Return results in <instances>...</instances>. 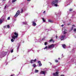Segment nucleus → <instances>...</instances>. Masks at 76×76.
Masks as SVG:
<instances>
[{
	"label": "nucleus",
	"mask_w": 76,
	"mask_h": 76,
	"mask_svg": "<svg viewBox=\"0 0 76 76\" xmlns=\"http://www.w3.org/2000/svg\"><path fill=\"white\" fill-rule=\"evenodd\" d=\"M37 63H39V64H40V63H41V61H38L37 62Z\"/></svg>",
	"instance_id": "nucleus-32"
},
{
	"label": "nucleus",
	"mask_w": 76,
	"mask_h": 76,
	"mask_svg": "<svg viewBox=\"0 0 76 76\" xmlns=\"http://www.w3.org/2000/svg\"><path fill=\"white\" fill-rule=\"evenodd\" d=\"M62 46L64 48H66V46L65 45L63 44L62 45Z\"/></svg>",
	"instance_id": "nucleus-10"
},
{
	"label": "nucleus",
	"mask_w": 76,
	"mask_h": 76,
	"mask_svg": "<svg viewBox=\"0 0 76 76\" xmlns=\"http://www.w3.org/2000/svg\"><path fill=\"white\" fill-rule=\"evenodd\" d=\"M45 13V11H44L43 12V13Z\"/></svg>",
	"instance_id": "nucleus-38"
},
{
	"label": "nucleus",
	"mask_w": 76,
	"mask_h": 76,
	"mask_svg": "<svg viewBox=\"0 0 76 76\" xmlns=\"http://www.w3.org/2000/svg\"><path fill=\"white\" fill-rule=\"evenodd\" d=\"M32 25L34 26H36L37 25V24H36V23L35 22V21H33L32 22Z\"/></svg>",
	"instance_id": "nucleus-8"
},
{
	"label": "nucleus",
	"mask_w": 76,
	"mask_h": 76,
	"mask_svg": "<svg viewBox=\"0 0 76 76\" xmlns=\"http://www.w3.org/2000/svg\"><path fill=\"white\" fill-rule=\"evenodd\" d=\"M37 61V59H35L34 60H31L30 63H34L35 62H36Z\"/></svg>",
	"instance_id": "nucleus-4"
},
{
	"label": "nucleus",
	"mask_w": 76,
	"mask_h": 76,
	"mask_svg": "<svg viewBox=\"0 0 76 76\" xmlns=\"http://www.w3.org/2000/svg\"><path fill=\"white\" fill-rule=\"evenodd\" d=\"M48 22H50L51 23H53V21L50 20H48Z\"/></svg>",
	"instance_id": "nucleus-13"
},
{
	"label": "nucleus",
	"mask_w": 76,
	"mask_h": 76,
	"mask_svg": "<svg viewBox=\"0 0 76 76\" xmlns=\"http://www.w3.org/2000/svg\"><path fill=\"white\" fill-rule=\"evenodd\" d=\"M11 41L12 42H13V41H14V39H11Z\"/></svg>",
	"instance_id": "nucleus-22"
},
{
	"label": "nucleus",
	"mask_w": 76,
	"mask_h": 76,
	"mask_svg": "<svg viewBox=\"0 0 76 76\" xmlns=\"http://www.w3.org/2000/svg\"><path fill=\"white\" fill-rule=\"evenodd\" d=\"M67 33V31L66 30H65L64 31V34H66Z\"/></svg>",
	"instance_id": "nucleus-15"
},
{
	"label": "nucleus",
	"mask_w": 76,
	"mask_h": 76,
	"mask_svg": "<svg viewBox=\"0 0 76 76\" xmlns=\"http://www.w3.org/2000/svg\"><path fill=\"white\" fill-rule=\"evenodd\" d=\"M10 76H13V75H11Z\"/></svg>",
	"instance_id": "nucleus-49"
},
{
	"label": "nucleus",
	"mask_w": 76,
	"mask_h": 76,
	"mask_svg": "<svg viewBox=\"0 0 76 76\" xmlns=\"http://www.w3.org/2000/svg\"><path fill=\"white\" fill-rule=\"evenodd\" d=\"M3 23V21L2 20L0 19V23Z\"/></svg>",
	"instance_id": "nucleus-18"
},
{
	"label": "nucleus",
	"mask_w": 76,
	"mask_h": 76,
	"mask_svg": "<svg viewBox=\"0 0 76 76\" xmlns=\"http://www.w3.org/2000/svg\"><path fill=\"white\" fill-rule=\"evenodd\" d=\"M14 35L15 36V37H17V38H18V34L17 33H16V32H15L14 33Z\"/></svg>",
	"instance_id": "nucleus-9"
},
{
	"label": "nucleus",
	"mask_w": 76,
	"mask_h": 76,
	"mask_svg": "<svg viewBox=\"0 0 76 76\" xmlns=\"http://www.w3.org/2000/svg\"><path fill=\"white\" fill-rule=\"evenodd\" d=\"M55 45L54 44H52L50 45L48 47V48L49 49L51 48L52 47H54Z\"/></svg>",
	"instance_id": "nucleus-3"
},
{
	"label": "nucleus",
	"mask_w": 76,
	"mask_h": 76,
	"mask_svg": "<svg viewBox=\"0 0 76 76\" xmlns=\"http://www.w3.org/2000/svg\"><path fill=\"white\" fill-rule=\"evenodd\" d=\"M47 44H48V43L47 42H45V45H47Z\"/></svg>",
	"instance_id": "nucleus-17"
},
{
	"label": "nucleus",
	"mask_w": 76,
	"mask_h": 76,
	"mask_svg": "<svg viewBox=\"0 0 76 76\" xmlns=\"http://www.w3.org/2000/svg\"><path fill=\"white\" fill-rule=\"evenodd\" d=\"M3 0V1H6V0Z\"/></svg>",
	"instance_id": "nucleus-48"
},
{
	"label": "nucleus",
	"mask_w": 76,
	"mask_h": 76,
	"mask_svg": "<svg viewBox=\"0 0 76 76\" xmlns=\"http://www.w3.org/2000/svg\"><path fill=\"white\" fill-rule=\"evenodd\" d=\"M21 13H22V12H23V10L22 9H21Z\"/></svg>",
	"instance_id": "nucleus-30"
},
{
	"label": "nucleus",
	"mask_w": 76,
	"mask_h": 76,
	"mask_svg": "<svg viewBox=\"0 0 76 76\" xmlns=\"http://www.w3.org/2000/svg\"><path fill=\"white\" fill-rule=\"evenodd\" d=\"M73 27H72V30L73 29Z\"/></svg>",
	"instance_id": "nucleus-45"
},
{
	"label": "nucleus",
	"mask_w": 76,
	"mask_h": 76,
	"mask_svg": "<svg viewBox=\"0 0 76 76\" xmlns=\"http://www.w3.org/2000/svg\"><path fill=\"white\" fill-rule=\"evenodd\" d=\"M23 24L24 25H26V22H23Z\"/></svg>",
	"instance_id": "nucleus-28"
},
{
	"label": "nucleus",
	"mask_w": 76,
	"mask_h": 76,
	"mask_svg": "<svg viewBox=\"0 0 76 76\" xmlns=\"http://www.w3.org/2000/svg\"><path fill=\"white\" fill-rule=\"evenodd\" d=\"M69 11H71L73 10V9H69Z\"/></svg>",
	"instance_id": "nucleus-34"
},
{
	"label": "nucleus",
	"mask_w": 76,
	"mask_h": 76,
	"mask_svg": "<svg viewBox=\"0 0 76 76\" xmlns=\"http://www.w3.org/2000/svg\"><path fill=\"white\" fill-rule=\"evenodd\" d=\"M40 74L41 75V74H42L43 75H45V71H41L40 72Z\"/></svg>",
	"instance_id": "nucleus-7"
},
{
	"label": "nucleus",
	"mask_w": 76,
	"mask_h": 76,
	"mask_svg": "<svg viewBox=\"0 0 76 76\" xmlns=\"http://www.w3.org/2000/svg\"><path fill=\"white\" fill-rule=\"evenodd\" d=\"M61 26L62 27H63V26H64V25L63 24V25H61Z\"/></svg>",
	"instance_id": "nucleus-36"
},
{
	"label": "nucleus",
	"mask_w": 76,
	"mask_h": 76,
	"mask_svg": "<svg viewBox=\"0 0 76 76\" xmlns=\"http://www.w3.org/2000/svg\"><path fill=\"white\" fill-rule=\"evenodd\" d=\"M72 26H74V27H75V25H73Z\"/></svg>",
	"instance_id": "nucleus-40"
},
{
	"label": "nucleus",
	"mask_w": 76,
	"mask_h": 76,
	"mask_svg": "<svg viewBox=\"0 0 76 76\" xmlns=\"http://www.w3.org/2000/svg\"><path fill=\"white\" fill-rule=\"evenodd\" d=\"M53 75L54 76H57V75H58V72H56L55 73H53Z\"/></svg>",
	"instance_id": "nucleus-6"
},
{
	"label": "nucleus",
	"mask_w": 76,
	"mask_h": 76,
	"mask_svg": "<svg viewBox=\"0 0 76 76\" xmlns=\"http://www.w3.org/2000/svg\"><path fill=\"white\" fill-rule=\"evenodd\" d=\"M33 67H36V64H34L33 65Z\"/></svg>",
	"instance_id": "nucleus-25"
},
{
	"label": "nucleus",
	"mask_w": 76,
	"mask_h": 76,
	"mask_svg": "<svg viewBox=\"0 0 76 76\" xmlns=\"http://www.w3.org/2000/svg\"><path fill=\"white\" fill-rule=\"evenodd\" d=\"M12 38H13L14 39H15V38H17V37H15V36L14 35L12 37Z\"/></svg>",
	"instance_id": "nucleus-11"
},
{
	"label": "nucleus",
	"mask_w": 76,
	"mask_h": 76,
	"mask_svg": "<svg viewBox=\"0 0 76 76\" xmlns=\"http://www.w3.org/2000/svg\"><path fill=\"white\" fill-rule=\"evenodd\" d=\"M7 27L9 29V28H10V26H9V25H8L7 26Z\"/></svg>",
	"instance_id": "nucleus-23"
},
{
	"label": "nucleus",
	"mask_w": 76,
	"mask_h": 76,
	"mask_svg": "<svg viewBox=\"0 0 76 76\" xmlns=\"http://www.w3.org/2000/svg\"><path fill=\"white\" fill-rule=\"evenodd\" d=\"M11 53H12L13 52V49H12L11 51Z\"/></svg>",
	"instance_id": "nucleus-31"
},
{
	"label": "nucleus",
	"mask_w": 76,
	"mask_h": 76,
	"mask_svg": "<svg viewBox=\"0 0 76 76\" xmlns=\"http://www.w3.org/2000/svg\"><path fill=\"white\" fill-rule=\"evenodd\" d=\"M60 58H58V60H60Z\"/></svg>",
	"instance_id": "nucleus-47"
},
{
	"label": "nucleus",
	"mask_w": 76,
	"mask_h": 76,
	"mask_svg": "<svg viewBox=\"0 0 76 76\" xmlns=\"http://www.w3.org/2000/svg\"><path fill=\"white\" fill-rule=\"evenodd\" d=\"M39 66H42V64H41V63L40 64H39Z\"/></svg>",
	"instance_id": "nucleus-27"
},
{
	"label": "nucleus",
	"mask_w": 76,
	"mask_h": 76,
	"mask_svg": "<svg viewBox=\"0 0 76 76\" xmlns=\"http://www.w3.org/2000/svg\"><path fill=\"white\" fill-rule=\"evenodd\" d=\"M60 76H64V75H61Z\"/></svg>",
	"instance_id": "nucleus-42"
},
{
	"label": "nucleus",
	"mask_w": 76,
	"mask_h": 76,
	"mask_svg": "<svg viewBox=\"0 0 76 76\" xmlns=\"http://www.w3.org/2000/svg\"><path fill=\"white\" fill-rule=\"evenodd\" d=\"M6 6H5L4 7V9H6Z\"/></svg>",
	"instance_id": "nucleus-39"
},
{
	"label": "nucleus",
	"mask_w": 76,
	"mask_h": 76,
	"mask_svg": "<svg viewBox=\"0 0 76 76\" xmlns=\"http://www.w3.org/2000/svg\"><path fill=\"white\" fill-rule=\"evenodd\" d=\"M6 28V26H4V28Z\"/></svg>",
	"instance_id": "nucleus-41"
},
{
	"label": "nucleus",
	"mask_w": 76,
	"mask_h": 76,
	"mask_svg": "<svg viewBox=\"0 0 76 76\" xmlns=\"http://www.w3.org/2000/svg\"><path fill=\"white\" fill-rule=\"evenodd\" d=\"M17 49L18 51H19V46H18L17 47Z\"/></svg>",
	"instance_id": "nucleus-21"
},
{
	"label": "nucleus",
	"mask_w": 76,
	"mask_h": 76,
	"mask_svg": "<svg viewBox=\"0 0 76 76\" xmlns=\"http://www.w3.org/2000/svg\"><path fill=\"white\" fill-rule=\"evenodd\" d=\"M55 61L56 63H57V62H58V61L57 60H56Z\"/></svg>",
	"instance_id": "nucleus-29"
},
{
	"label": "nucleus",
	"mask_w": 76,
	"mask_h": 76,
	"mask_svg": "<svg viewBox=\"0 0 76 76\" xmlns=\"http://www.w3.org/2000/svg\"><path fill=\"white\" fill-rule=\"evenodd\" d=\"M38 72H39V71L37 69H35V73H37Z\"/></svg>",
	"instance_id": "nucleus-14"
},
{
	"label": "nucleus",
	"mask_w": 76,
	"mask_h": 76,
	"mask_svg": "<svg viewBox=\"0 0 76 76\" xmlns=\"http://www.w3.org/2000/svg\"><path fill=\"white\" fill-rule=\"evenodd\" d=\"M28 1H31V0H27Z\"/></svg>",
	"instance_id": "nucleus-43"
},
{
	"label": "nucleus",
	"mask_w": 76,
	"mask_h": 76,
	"mask_svg": "<svg viewBox=\"0 0 76 76\" xmlns=\"http://www.w3.org/2000/svg\"><path fill=\"white\" fill-rule=\"evenodd\" d=\"M7 19L8 20H10V17H9L8 18H7Z\"/></svg>",
	"instance_id": "nucleus-35"
},
{
	"label": "nucleus",
	"mask_w": 76,
	"mask_h": 76,
	"mask_svg": "<svg viewBox=\"0 0 76 76\" xmlns=\"http://www.w3.org/2000/svg\"><path fill=\"white\" fill-rule=\"evenodd\" d=\"M10 2V1H9V3Z\"/></svg>",
	"instance_id": "nucleus-50"
},
{
	"label": "nucleus",
	"mask_w": 76,
	"mask_h": 76,
	"mask_svg": "<svg viewBox=\"0 0 76 76\" xmlns=\"http://www.w3.org/2000/svg\"><path fill=\"white\" fill-rule=\"evenodd\" d=\"M58 0H53L51 3V4L52 5H53L54 4H56H56H58Z\"/></svg>",
	"instance_id": "nucleus-1"
},
{
	"label": "nucleus",
	"mask_w": 76,
	"mask_h": 76,
	"mask_svg": "<svg viewBox=\"0 0 76 76\" xmlns=\"http://www.w3.org/2000/svg\"><path fill=\"white\" fill-rule=\"evenodd\" d=\"M1 56H2L3 57H4V54H1Z\"/></svg>",
	"instance_id": "nucleus-19"
},
{
	"label": "nucleus",
	"mask_w": 76,
	"mask_h": 76,
	"mask_svg": "<svg viewBox=\"0 0 76 76\" xmlns=\"http://www.w3.org/2000/svg\"><path fill=\"white\" fill-rule=\"evenodd\" d=\"M19 14H20V11H19V10H18L17 12L15 15L14 16V18H17V17H18V15H19Z\"/></svg>",
	"instance_id": "nucleus-2"
},
{
	"label": "nucleus",
	"mask_w": 76,
	"mask_h": 76,
	"mask_svg": "<svg viewBox=\"0 0 76 76\" xmlns=\"http://www.w3.org/2000/svg\"><path fill=\"white\" fill-rule=\"evenodd\" d=\"M54 5L55 6H56V7H57L58 6V5L56 3L55 4L53 5Z\"/></svg>",
	"instance_id": "nucleus-12"
},
{
	"label": "nucleus",
	"mask_w": 76,
	"mask_h": 76,
	"mask_svg": "<svg viewBox=\"0 0 76 76\" xmlns=\"http://www.w3.org/2000/svg\"><path fill=\"white\" fill-rule=\"evenodd\" d=\"M53 39H51L49 41H50V42H52V41H53Z\"/></svg>",
	"instance_id": "nucleus-26"
},
{
	"label": "nucleus",
	"mask_w": 76,
	"mask_h": 76,
	"mask_svg": "<svg viewBox=\"0 0 76 76\" xmlns=\"http://www.w3.org/2000/svg\"><path fill=\"white\" fill-rule=\"evenodd\" d=\"M56 38H57V35L56 36Z\"/></svg>",
	"instance_id": "nucleus-37"
},
{
	"label": "nucleus",
	"mask_w": 76,
	"mask_h": 76,
	"mask_svg": "<svg viewBox=\"0 0 76 76\" xmlns=\"http://www.w3.org/2000/svg\"><path fill=\"white\" fill-rule=\"evenodd\" d=\"M67 25H70V24H67Z\"/></svg>",
	"instance_id": "nucleus-46"
},
{
	"label": "nucleus",
	"mask_w": 76,
	"mask_h": 76,
	"mask_svg": "<svg viewBox=\"0 0 76 76\" xmlns=\"http://www.w3.org/2000/svg\"><path fill=\"white\" fill-rule=\"evenodd\" d=\"M52 41L53 42H54V41L53 40H52Z\"/></svg>",
	"instance_id": "nucleus-44"
},
{
	"label": "nucleus",
	"mask_w": 76,
	"mask_h": 76,
	"mask_svg": "<svg viewBox=\"0 0 76 76\" xmlns=\"http://www.w3.org/2000/svg\"><path fill=\"white\" fill-rule=\"evenodd\" d=\"M15 1H16V0H12V3H14V2H15Z\"/></svg>",
	"instance_id": "nucleus-20"
},
{
	"label": "nucleus",
	"mask_w": 76,
	"mask_h": 76,
	"mask_svg": "<svg viewBox=\"0 0 76 76\" xmlns=\"http://www.w3.org/2000/svg\"><path fill=\"white\" fill-rule=\"evenodd\" d=\"M65 38V35H62V36H61V41H62V40H63Z\"/></svg>",
	"instance_id": "nucleus-5"
},
{
	"label": "nucleus",
	"mask_w": 76,
	"mask_h": 76,
	"mask_svg": "<svg viewBox=\"0 0 76 76\" xmlns=\"http://www.w3.org/2000/svg\"><path fill=\"white\" fill-rule=\"evenodd\" d=\"M74 32H76V28H75L74 29Z\"/></svg>",
	"instance_id": "nucleus-33"
},
{
	"label": "nucleus",
	"mask_w": 76,
	"mask_h": 76,
	"mask_svg": "<svg viewBox=\"0 0 76 76\" xmlns=\"http://www.w3.org/2000/svg\"><path fill=\"white\" fill-rule=\"evenodd\" d=\"M42 20H43V22H46L45 20L44 19V18H42Z\"/></svg>",
	"instance_id": "nucleus-16"
},
{
	"label": "nucleus",
	"mask_w": 76,
	"mask_h": 76,
	"mask_svg": "<svg viewBox=\"0 0 76 76\" xmlns=\"http://www.w3.org/2000/svg\"><path fill=\"white\" fill-rule=\"evenodd\" d=\"M48 48V47H47V46H46V47L45 48H44V50H45V49H47V48Z\"/></svg>",
	"instance_id": "nucleus-24"
}]
</instances>
